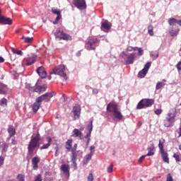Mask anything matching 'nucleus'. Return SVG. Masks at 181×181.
<instances>
[{
    "label": "nucleus",
    "instance_id": "nucleus-35",
    "mask_svg": "<svg viewBox=\"0 0 181 181\" xmlns=\"http://www.w3.org/2000/svg\"><path fill=\"white\" fill-rule=\"evenodd\" d=\"M76 159H77V153H76L75 150H72L71 162H76Z\"/></svg>",
    "mask_w": 181,
    "mask_h": 181
},
{
    "label": "nucleus",
    "instance_id": "nucleus-40",
    "mask_svg": "<svg viewBox=\"0 0 181 181\" xmlns=\"http://www.w3.org/2000/svg\"><path fill=\"white\" fill-rule=\"evenodd\" d=\"M163 86H165V83L158 82L156 84V90H160V88H162V87H163Z\"/></svg>",
    "mask_w": 181,
    "mask_h": 181
},
{
    "label": "nucleus",
    "instance_id": "nucleus-1",
    "mask_svg": "<svg viewBox=\"0 0 181 181\" xmlns=\"http://www.w3.org/2000/svg\"><path fill=\"white\" fill-rule=\"evenodd\" d=\"M176 118V109H170L167 114L165 119L163 120V125L166 128L173 127Z\"/></svg>",
    "mask_w": 181,
    "mask_h": 181
},
{
    "label": "nucleus",
    "instance_id": "nucleus-39",
    "mask_svg": "<svg viewBox=\"0 0 181 181\" xmlns=\"http://www.w3.org/2000/svg\"><path fill=\"white\" fill-rule=\"evenodd\" d=\"M87 129L88 132L91 134V132H93V120L90 122V124L88 125Z\"/></svg>",
    "mask_w": 181,
    "mask_h": 181
},
{
    "label": "nucleus",
    "instance_id": "nucleus-18",
    "mask_svg": "<svg viewBox=\"0 0 181 181\" xmlns=\"http://www.w3.org/2000/svg\"><path fill=\"white\" fill-rule=\"evenodd\" d=\"M0 23H4V25H12V19L6 17H0Z\"/></svg>",
    "mask_w": 181,
    "mask_h": 181
},
{
    "label": "nucleus",
    "instance_id": "nucleus-29",
    "mask_svg": "<svg viewBox=\"0 0 181 181\" xmlns=\"http://www.w3.org/2000/svg\"><path fill=\"white\" fill-rule=\"evenodd\" d=\"M177 22H178V21L175 18H170L168 21V23H169L170 26H173L175 25V23L177 24Z\"/></svg>",
    "mask_w": 181,
    "mask_h": 181
},
{
    "label": "nucleus",
    "instance_id": "nucleus-43",
    "mask_svg": "<svg viewBox=\"0 0 181 181\" xmlns=\"http://www.w3.org/2000/svg\"><path fill=\"white\" fill-rule=\"evenodd\" d=\"M94 180V176L93 175V173L90 172L88 176V181H93Z\"/></svg>",
    "mask_w": 181,
    "mask_h": 181
},
{
    "label": "nucleus",
    "instance_id": "nucleus-15",
    "mask_svg": "<svg viewBox=\"0 0 181 181\" xmlns=\"http://www.w3.org/2000/svg\"><path fill=\"white\" fill-rule=\"evenodd\" d=\"M72 136H74L75 138L78 137L80 139H84L83 133L78 129H74L72 132Z\"/></svg>",
    "mask_w": 181,
    "mask_h": 181
},
{
    "label": "nucleus",
    "instance_id": "nucleus-27",
    "mask_svg": "<svg viewBox=\"0 0 181 181\" xmlns=\"http://www.w3.org/2000/svg\"><path fill=\"white\" fill-rule=\"evenodd\" d=\"M8 87L6 85L0 83V94H6V89Z\"/></svg>",
    "mask_w": 181,
    "mask_h": 181
},
{
    "label": "nucleus",
    "instance_id": "nucleus-23",
    "mask_svg": "<svg viewBox=\"0 0 181 181\" xmlns=\"http://www.w3.org/2000/svg\"><path fill=\"white\" fill-rule=\"evenodd\" d=\"M113 117L116 118V119L121 121V119H122L123 116L121 112L117 110L116 112H113Z\"/></svg>",
    "mask_w": 181,
    "mask_h": 181
},
{
    "label": "nucleus",
    "instance_id": "nucleus-30",
    "mask_svg": "<svg viewBox=\"0 0 181 181\" xmlns=\"http://www.w3.org/2000/svg\"><path fill=\"white\" fill-rule=\"evenodd\" d=\"M148 72L146 71H144V69H142L141 71H140L138 74V77L139 78H144V77H145V76H146V74Z\"/></svg>",
    "mask_w": 181,
    "mask_h": 181
},
{
    "label": "nucleus",
    "instance_id": "nucleus-50",
    "mask_svg": "<svg viewBox=\"0 0 181 181\" xmlns=\"http://www.w3.org/2000/svg\"><path fill=\"white\" fill-rule=\"evenodd\" d=\"M167 181H173V178L172 177L170 173H168L167 175Z\"/></svg>",
    "mask_w": 181,
    "mask_h": 181
},
{
    "label": "nucleus",
    "instance_id": "nucleus-14",
    "mask_svg": "<svg viewBox=\"0 0 181 181\" xmlns=\"http://www.w3.org/2000/svg\"><path fill=\"white\" fill-rule=\"evenodd\" d=\"M80 111H81V108L79 105H76L73 108L74 117L75 119H78V118H80Z\"/></svg>",
    "mask_w": 181,
    "mask_h": 181
},
{
    "label": "nucleus",
    "instance_id": "nucleus-53",
    "mask_svg": "<svg viewBox=\"0 0 181 181\" xmlns=\"http://www.w3.org/2000/svg\"><path fill=\"white\" fill-rule=\"evenodd\" d=\"M42 175H38L36 177H35V181H42Z\"/></svg>",
    "mask_w": 181,
    "mask_h": 181
},
{
    "label": "nucleus",
    "instance_id": "nucleus-59",
    "mask_svg": "<svg viewBox=\"0 0 181 181\" xmlns=\"http://www.w3.org/2000/svg\"><path fill=\"white\" fill-rule=\"evenodd\" d=\"M86 128V127H84V125L81 124L79 125V131H84V129Z\"/></svg>",
    "mask_w": 181,
    "mask_h": 181
},
{
    "label": "nucleus",
    "instance_id": "nucleus-25",
    "mask_svg": "<svg viewBox=\"0 0 181 181\" xmlns=\"http://www.w3.org/2000/svg\"><path fill=\"white\" fill-rule=\"evenodd\" d=\"M179 30H180L179 28L173 30V28H172L170 29L169 33L170 36H177L179 35Z\"/></svg>",
    "mask_w": 181,
    "mask_h": 181
},
{
    "label": "nucleus",
    "instance_id": "nucleus-19",
    "mask_svg": "<svg viewBox=\"0 0 181 181\" xmlns=\"http://www.w3.org/2000/svg\"><path fill=\"white\" fill-rule=\"evenodd\" d=\"M39 162H40V158H39V157L33 158L32 163H33V169L35 170H36V169H37V168H38L37 165H39Z\"/></svg>",
    "mask_w": 181,
    "mask_h": 181
},
{
    "label": "nucleus",
    "instance_id": "nucleus-4",
    "mask_svg": "<svg viewBox=\"0 0 181 181\" xmlns=\"http://www.w3.org/2000/svg\"><path fill=\"white\" fill-rule=\"evenodd\" d=\"M155 104L153 99H142L139 102L136 106V110H142V108H148V107H152Z\"/></svg>",
    "mask_w": 181,
    "mask_h": 181
},
{
    "label": "nucleus",
    "instance_id": "nucleus-33",
    "mask_svg": "<svg viewBox=\"0 0 181 181\" xmlns=\"http://www.w3.org/2000/svg\"><path fill=\"white\" fill-rule=\"evenodd\" d=\"M61 40H71V37L64 33V34H62Z\"/></svg>",
    "mask_w": 181,
    "mask_h": 181
},
{
    "label": "nucleus",
    "instance_id": "nucleus-32",
    "mask_svg": "<svg viewBox=\"0 0 181 181\" xmlns=\"http://www.w3.org/2000/svg\"><path fill=\"white\" fill-rule=\"evenodd\" d=\"M7 148L8 147L6 146V142L0 143V149H1V151L3 152H6Z\"/></svg>",
    "mask_w": 181,
    "mask_h": 181
},
{
    "label": "nucleus",
    "instance_id": "nucleus-58",
    "mask_svg": "<svg viewBox=\"0 0 181 181\" xmlns=\"http://www.w3.org/2000/svg\"><path fill=\"white\" fill-rule=\"evenodd\" d=\"M177 69L178 71H180L181 70V62H179L178 64H177Z\"/></svg>",
    "mask_w": 181,
    "mask_h": 181
},
{
    "label": "nucleus",
    "instance_id": "nucleus-41",
    "mask_svg": "<svg viewBox=\"0 0 181 181\" xmlns=\"http://www.w3.org/2000/svg\"><path fill=\"white\" fill-rule=\"evenodd\" d=\"M25 88H28L30 91H35V88H33V86L30 83H25Z\"/></svg>",
    "mask_w": 181,
    "mask_h": 181
},
{
    "label": "nucleus",
    "instance_id": "nucleus-22",
    "mask_svg": "<svg viewBox=\"0 0 181 181\" xmlns=\"http://www.w3.org/2000/svg\"><path fill=\"white\" fill-rule=\"evenodd\" d=\"M64 33L62 30H60V29H57L54 33V36L57 39L62 40V37Z\"/></svg>",
    "mask_w": 181,
    "mask_h": 181
},
{
    "label": "nucleus",
    "instance_id": "nucleus-16",
    "mask_svg": "<svg viewBox=\"0 0 181 181\" xmlns=\"http://www.w3.org/2000/svg\"><path fill=\"white\" fill-rule=\"evenodd\" d=\"M38 98L36 99V102L33 103L32 108L33 112H37L39 110V108H40V105H42V102L40 100H38Z\"/></svg>",
    "mask_w": 181,
    "mask_h": 181
},
{
    "label": "nucleus",
    "instance_id": "nucleus-8",
    "mask_svg": "<svg viewBox=\"0 0 181 181\" xmlns=\"http://www.w3.org/2000/svg\"><path fill=\"white\" fill-rule=\"evenodd\" d=\"M53 97V93L48 92L45 94L38 97V101H40L41 103H43V101H45V103H47V101H50V98Z\"/></svg>",
    "mask_w": 181,
    "mask_h": 181
},
{
    "label": "nucleus",
    "instance_id": "nucleus-44",
    "mask_svg": "<svg viewBox=\"0 0 181 181\" xmlns=\"http://www.w3.org/2000/svg\"><path fill=\"white\" fill-rule=\"evenodd\" d=\"M95 149V147L94 146H91L90 147V153H89V155H92L93 156L94 155Z\"/></svg>",
    "mask_w": 181,
    "mask_h": 181
},
{
    "label": "nucleus",
    "instance_id": "nucleus-63",
    "mask_svg": "<svg viewBox=\"0 0 181 181\" xmlns=\"http://www.w3.org/2000/svg\"><path fill=\"white\" fill-rule=\"evenodd\" d=\"M93 94H98V90H97V89H93Z\"/></svg>",
    "mask_w": 181,
    "mask_h": 181
},
{
    "label": "nucleus",
    "instance_id": "nucleus-64",
    "mask_svg": "<svg viewBox=\"0 0 181 181\" xmlns=\"http://www.w3.org/2000/svg\"><path fill=\"white\" fill-rule=\"evenodd\" d=\"M11 50H12L13 53H15V54H16V52L18 51V49H15V48H13V47L11 48Z\"/></svg>",
    "mask_w": 181,
    "mask_h": 181
},
{
    "label": "nucleus",
    "instance_id": "nucleus-62",
    "mask_svg": "<svg viewBox=\"0 0 181 181\" xmlns=\"http://www.w3.org/2000/svg\"><path fill=\"white\" fill-rule=\"evenodd\" d=\"M90 136H91V133L88 132V133L85 136V138H86V139H88V138H90Z\"/></svg>",
    "mask_w": 181,
    "mask_h": 181
},
{
    "label": "nucleus",
    "instance_id": "nucleus-61",
    "mask_svg": "<svg viewBox=\"0 0 181 181\" xmlns=\"http://www.w3.org/2000/svg\"><path fill=\"white\" fill-rule=\"evenodd\" d=\"M127 52H132V51H134V47H128L127 48Z\"/></svg>",
    "mask_w": 181,
    "mask_h": 181
},
{
    "label": "nucleus",
    "instance_id": "nucleus-49",
    "mask_svg": "<svg viewBox=\"0 0 181 181\" xmlns=\"http://www.w3.org/2000/svg\"><path fill=\"white\" fill-rule=\"evenodd\" d=\"M71 168L76 170L77 169V163H76V161H71Z\"/></svg>",
    "mask_w": 181,
    "mask_h": 181
},
{
    "label": "nucleus",
    "instance_id": "nucleus-34",
    "mask_svg": "<svg viewBox=\"0 0 181 181\" xmlns=\"http://www.w3.org/2000/svg\"><path fill=\"white\" fill-rule=\"evenodd\" d=\"M16 181H25V175L23 174H18L15 179Z\"/></svg>",
    "mask_w": 181,
    "mask_h": 181
},
{
    "label": "nucleus",
    "instance_id": "nucleus-42",
    "mask_svg": "<svg viewBox=\"0 0 181 181\" xmlns=\"http://www.w3.org/2000/svg\"><path fill=\"white\" fill-rule=\"evenodd\" d=\"M151 62H147L145 66H144V68L143 69V70L146 71L148 72V70H149L150 67H151Z\"/></svg>",
    "mask_w": 181,
    "mask_h": 181
},
{
    "label": "nucleus",
    "instance_id": "nucleus-21",
    "mask_svg": "<svg viewBox=\"0 0 181 181\" xmlns=\"http://www.w3.org/2000/svg\"><path fill=\"white\" fill-rule=\"evenodd\" d=\"M47 139L48 143L40 147V151H43V149H48L49 146H50V144H52V138L47 137Z\"/></svg>",
    "mask_w": 181,
    "mask_h": 181
},
{
    "label": "nucleus",
    "instance_id": "nucleus-5",
    "mask_svg": "<svg viewBox=\"0 0 181 181\" xmlns=\"http://www.w3.org/2000/svg\"><path fill=\"white\" fill-rule=\"evenodd\" d=\"M163 144H165V139H162L159 140L158 148L160 149V153L161 154L162 159L165 163H169V157L168 152L163 149Z\"/></svg>",
    "mask_w": 181,
    "mask_h": 181
},
{
    "label": "nucleus",
    "instance_id": "nucleus-47",
    "mask_svg": "<svg viewBox=\"0 0 181 181\" xmlns=\"http://www.w3.org/2000/svg\"><path fill=\"white\" fill-rule=\"evenodd\" d=\"M173 158H175V160H176L177 162H180V157L179 156V155L175 153V154L173 155Z\"/></svg>",
    "mask_w": 181,
    "mask_h": 181
},
{
    "label": "nucleus",
    "instance_id": "nucleus-26",
    "mask_svg": "<svg viewBox=\"0 0 181 181\" xmlns=\"http://www.w3.org/2000/svg\"><path fill=\"white\" fill-rule=\"evenodd\" d=\"M101 29L102 30H104V29L105 30H110V29H111V26H110V24H108L107 21H105L102 23Z\"/></svg>",
    "mask_w": 181,
    "mask_h": 181
},
{
    "label": "nucleus",
    "instance_id": "nucleus-3",
    "mask_svg": "<svg viewBox=\"0 0 181 181\" xmlns=\"http://www.w3.org/2000/svg\"><path fill=\"white\" fill-rule=\"evenodd\" d=\"M50 74L60 76V77L64 78V80H67V74H66V66H64V64H60L55 66L52 69V73H50Z\"/></svg>",
    "mask_w": 181,
    "mask_h": 181
},
{
    "label": "nucleus",
    "instance_id": "nucleus-37",
    "mask_svg": "<svg viewBox=\"0 0 181 181\" xmlns=\"http://www.w3.org/2000/svg\"><path fill=\"white\" fill-rule=\"evenodd\" d=\"M73 142L72 140H68L66 143V148L68 151H70L71 149V143Z\"/></svg>",
    "mask_w": 181,
    "mask_h": 181
},
{
    "label": "nucleus",
    "instance_id": "nucleus-52",
    "mask_svg": "<svg viewBox=\"0 0 181 181\" xmlns=\"http://www.w3.org/2000/svg\"><path fill=\"white\" fill-rule=\"evenodd\" d=\"M5 160V158L4 157L0 156V168L4 165V161Z\"/></svg>",
    "mask_w": 181,
    "mask_h": 181
},
{
    "label": "nucleus",
    "instance_id": "nucleus-2",
    "mask_svg": "<svg viewBox=\"0 0 181 181\" xmlns=\"http://www.w3.org/2000/svg\"><path fill=\"white\" fill-rule=\"evenodd\" d=\"M39 141H40V134L39 133H37L36 136L31 137L28 146L29 155H33L35 149L39 146Z\"/></svg>",
    "mask_w": 181,
    "mask_h": 181
},
{
    "label": "nucleus",
    "instance_id": "nucleus-9",
    "mask_svg": "<svg viewBox=\"0 0 181 181\" xmlns=\"http://www.w3.org/2000/svg\"><path fill=\"white\" fill-rule=\"evenodd\" d=\"M52 13H54V15H57V18H55V21L53 22L54 25H57V23H59V21L62 19V11L57 10L55 8H52Z\"/></svg>",
    "mask_w": 181,
    "mask_h": 181
},
{
    "label": "nucleus",
    "instance_id": "nucleus-28",
    "mask_svg": "<svg viewBox=\"0 0 181 181\" xmlns=\"http://www.w3.org/2000/svg\"><path fill=\"white\" fill-rule=\"evenodd\" d=\"M91 158H93V156L91 154H88L85 156V158L83 159V165H87L91 160Z\"/></svg>",
    "mask_w": 181,
    "mask_h": 181
},
{
    "label": "nucleus",
    "instance_id": "nucleus-51",
    "mask_svg": "<svg viewBox=\"0 0 181 181\" xmlns=\"http://www.w3.org/2000/svg\"><path fill=\"white\" fill-rule=\"evenodd\" d=\"M35 93H39V94H40V93H42V90L40 89V86H37V88H34Z\"/></svg>",
    "mask_w": 181,
    "mask_h": 181
},
{
    "label": "nucleus",
    "instance_id": "nucleus-48",
    "mask_svg": "<svg viewBox=\"0 0 181 181\" xmlns=\"http://www.w3.org/2000/svg\"><path fill=\"white\" fill-rule=\"evenodd\" d=\"M155 114L156 115H160L162 114V110L161 109H156L155 111H154Z\"/></svg>",
    "mask_w": 181,
    "mask_h": 181
},
{
    "label": "nucleus",
    "instance_id": "nucleus-12",
    "mask_svg": "<svg viewBox=\"0 0 181 181\" xmlns=\"http://www.w3.org/2000/svg\"><path fill=\"white\" fill-rule=\"evenodd\" d=\"M107 111L109 112H115L118 111V106L115 103H109L107 106Z\"/></svg>",
    "mask_w": 181,
    "mask_h": 181
},
{
    "label": "nucleus",
    "instance_id": "nucleus-11",
    "mask_svg": "<svg viewBox=\"0 0 181 181\" xmlns=\"http://www.w3.org/2000/svg\"><path fill=\"white\" fill-rule=\"evenodd\" d=\"M138 57V54L136 53H132L129 56H127V60H126V64H134V61L135 59Z\"/></svg>",
    "mask_w": 181,
    "mask_h": 181
},
{
    "label": "nucleus",
    "instance_id": "nucleus-24",
    "mask_svg": "<svg viewBox=\"0 0 181 181\" xmlns=\"http://www.w3.org/2000/svg\"><path fill=\"white\" fill-rule=\"evenodd\" d=\"M8 132L9 134L10 138H12L13 135L16 133V131L15 130V127L13 126H9L8 129Z\"/></svg>",
    "mask_w": 181,
    "mask_h": 181
},
{
    "label": "nucleus",
    "instance_id": "nucleus-17",
    "mask_svg": "<svg viewBox=\"0 0 181 181\" xmlns=\"http://www.w3.org/2000/svg\"><path fill=\"white\" fill-rule=\"evenodd\" d=\"M36 62V55L35 54H31L27 60H26V65L27 66H32Z\"/></svg>",
    "mask_w": 181,
    "mask_h": 181
},
{
    "label": "nucleus",
    "instance_id": "nucleus-46",
    "mask_svg": "<svg viewBox=\"0 0 181 181\" xmlns=\"http://www.w3.org/2000/svg\"><path fill=\"white\" fill-rule=\"evenodd\" d=\"M40 90H41V93H43L44 91H46V89L47 88V85H43L42 86H40Z\"/></svg>",
    "mask_w": 181,
    "mask_h": 181
},
{
    "label": "nucleus",
    "instance_id": "nucleus-60",
    "mask_svg": "<svg viewBox=\"0 0 181 181\" xmlns=\"http://www.w3.org/2000/svg\"><path fill=\"white\" fill-rule=\"evenodd\" d=\"M16 54H18V56H22V54H23V52H22V51L21 50L17 49Z\"/></svg>",
    "mask_w": 181,
    "mask_h": 181
},
{
    "label": "nucleus",
    "instance_id": "nucleus-56",
    "mask_svg": "<svg viewBox=\"0 0 181 181\" xmlns=\"http://www.w3.org/2000/svg\"><path fill=\"white\" fill-rule=\"evenodd\" d=\"M11 139V144H13V145H16V141H15V137H13V136H12L11 137H10Z\"/></svg>",
    "mask_w": 181,
    "mask_h": 181
},
{
    "label": "nucleus",
    "instance_id": "nucleus-13",
    "mask_svg": "<svg viewBox=\"0 0 181 181\" xmlns=\"http://www.w3.org/2000/svg\"><path fill=\"white\" fill-rule=\"evenodd\" d=\"M37 73L41 77V78H46L47 74L46 73V71H45V67L40 66L37 69Z\"/></svg>",
    "mask_w": 181,
    "mask_h": 181
},
{
    "label": "nucleus",
    "instance_id": "nucleus-54",
    "mask_svg": "<svg viewBox=\"0 0 181 181\" xmlns=\"http://www.w3.org/2000/svg\"><path fill=\"white\" fill-rule=\"evenodd\" d=\"M138 52H139L138 56H142V54H144V49H142V48L138 49Z\"/></svg>",
    "mask_w": 181,
    "mask_h": 181
},
{
    "label": "nucleus",
    "instance_id": "nucleus-6",
    "mask_svg": "<svg viewBox=\"0 0 181 181\" xmlns=\"http://www.w3.org/2000/svg\"><path fill=\"white\" fill-rule=\"evenodd\" d=\"M100 40L97 38H90L89 39L85 45V47L87 50H95V47L98 46Z\"/></svg>",
    "mask_w": 181,
    "mask_h": 181
},
{
    "label": "nucleus",
    "instance_id": "nucleus-20",
    "mask_svg": "<svg viewBox=\"0 0 181 181\" xmlns=\"http://www.w3.org/2000/svg\"><path fill=\"white\" fill-rule=\"evenodd\" d=\"M147 151L148 153L146 156H153V155H155V153L153 152V151H155V145L152 144L151 146H148Z\"/></svg>",
    "mask_w": 181,
    "mask_h": 181
},
{
    "label": "nucleus",
    "instance_id": "nucleus-7",
    "mask_svg": "<svg viewBox=\"0 0 181 181\" xmlns=\"http://www.w3.org/2000/svg\"><path fill=\"white\" fill-rule=\"evenodd\" d=\"M73 4L78 9H86L87 8L86 0H73Z\"/></svg>",
    "mask_w": 181,
    "mask_h": 181
},
{
    "label": "nucleus",
    "instance_id": "nucleus-38",
    "mask_svg": "<svg viewBox=\"0 0 181 181\" xmlns=\"http://www.w3.org/2000/svg\"><path fill=\"white\" fill-rule=\"evenodd\" d=\"M7 104H8V100H6V98H2L0 100V105H1V107H5Z\"/></svg>",
    "mask_w": 181,
    "mask_h": 181
},
{
    "label": "nucleus",
    "instance_id": "nucleus-31",
    "mask_svg": "<svg viewBox=\"0 0 181 181\" xmlns=\"http://www.w3.org/2000/svg\"><path fill=\"white\" fill-rule=\"evenodd\" d=\"M22 39L24 40L25 43H32L33 42V37L23 36Z\"/></svg>",
    "mask_w": 181,
    "mask_h": 181
},
{
    "label": "nucleus",
    "instance_id": "nucleus-10",
    "mask_svg": "<svg viewBox=\"0 0 181 181\" xmlns=\"http://www.w3.org/2000/svg\"><path fill=\"white\" fill-rule=\"evenodd\" d=\"M61 170H62L65 177L69 179L70 177V170H69V165L68 164H62L61 165Z\"/></svg>",
    "mask_w": 181,
    "mask_h": 181
},
{
    "label": "nucleus",
    "instance_id": "nucleus-55",
    "mask_svg": "<svg viewBox=\"0 0 181 181\" xmlns=\"http://www.w3.org/2000/svg\"><path fill=\"white\" fill-rule=\"evenodd\" d=\"M146 156H148L144 155V156H142L141 157H140L139 159V163H141V162H142V160H144V159H145V158H146Z\"/></svg>",
    "mask_w": 181,
    "mask_h": 181
},
{
    "label": "nucleus",
    "instance_id": "nucleus-36",
    "mask_svg": "<svg viewBox=\"0 0 181 181\" xmlns=\"http://www.w3.org/2000/svg\"><path fill=\"white\" fill-rule=\"evenodd\" d=\"M148 33L150 36H153V26H152V25H148Z\"/></svg>",
    "mask_w": 181,
    "mask_h": 181
},
{
    "label": "nucleus",
    "instance_id": "nucleus-45",
    "mask_svg": "<svg viewBox=\"0 0 181 181\" xmlns=\"http://www.w3.org/2000/svg\"><path fill=\"white\" fill-rule=\"evenodd\" d=\"M114 168V164H111L107 169V172L108 173H111V172H112V169Z\"/></svg>",
    "mask_w": 181,
    "mask_h": 181
},
{
    "label": "nucleus",
    "instance_id": "nucleus-57",
    "mask_svg": "<svg viewBox=\"0 0 181 181\" xmlns=\"http://www.w3.org/2000/svg\"><path fill=\"white\" fill-rule=\"evenodd\" d=\"M122 57H127L128 56V53L126 52H122V54H120Z\"/></svg>",
    "mask_w": 181,
    "mask_h": 181
}]
</instances>
